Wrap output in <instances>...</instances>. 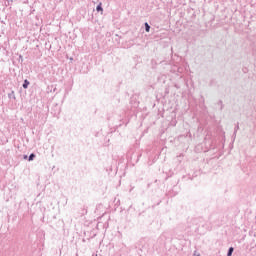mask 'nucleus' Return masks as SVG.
Segmentation results:
<instances>
[{
	"mask_svg": "<svg viewBox=\"0 0 256 256\" xmlns=\"http://www.w3.org/2000/svg\"><path fill=\"white\" fill-rule=\"evenodd\" d=\"M23 87H24V89H27V87H29V81L28 80H24Z\"/></svg>",
	"mask_w": 256,
	"mask_h": 256,
	"instance_id": "obj_1",
	"label": "nucleus"
},
{
	"mask_svg": "<svg viewBox=\"0 0 256 256\" xmlns=\"http://www.w3.org/2000/svg\"><path fill=\"white\" fill-rule=\"evenodd\" d=\"M231 255H233V247L229 248V251H228V254H227V256H231Z\"/></svg>",
	"mask_w": 256,
	"mask_h": 256,
	"instance_id": "obj_2",
	"label": "nucleus"
},
{
	"mask_svg": "<svg viewBox=\"0 0 256 256\" xmlns=\"http://www.w3.org/2000/svg\"><path fill=\"white\" fill-rule=\"evenodd\" d=\"M96 11H101V12H103V7H101V4H99V5L97 6Z\"/></svg>",
	"mask_w": 256,
	"mask_h": 256,
	"instance_id": "obj_3",
	"label": "nucleus"
},
{
	"mask_svg": "<svg viewBox=\"0 0 256 256\" xmlns=\"http://www.w3.org/2000/svg\"><path fill=\"white\" fill-rule=\"evenodd\" d=\"M145 27H146V32L149 33V29H151V26H149L148 23H145Z\"/></svg>",
	"mask_w": 256,
	"mask_h": 256,
	"instance_id": "obj_4",
	"label": "nucleus"
},
{
	"mask_svg": "<svg viewBox=\"0 0 256 256\" xmlns=\"http://www.w3.org/2000/svg\"><path fill=\"white\" fill-rule=\"evenodd\" d=\"M33 159H35V154H31V155L29 156V161H33Z\"/></svg>",
	"mask_w": 256,
	"mask_h": 256,
	"instance_id": "obj_5",
	"label": "nucleus"
}]
</instances>
